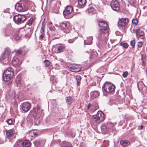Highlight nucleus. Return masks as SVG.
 Here are the masks:
<instances>
[{"mask_svg": "<svg viewBox=\"0 0 147 147\" xmlns=\"http://www.w3.org/2000/svg\"><path fill=\"white\" fill-rule=\"evenodd\" d=\"M128 23V20L127 18H122L119 20L118 22L119 26L125 27L127 26Z\"/></svg>", "mask_w": 147, "mask_h": 147, "instance_id": "11", "label": "nucleus"}, {"mask_svg": "<svg viewBox=\"0 0 147 147\" xmlns=\"http://www.w3.org/2000/svg\"><path fill=\"white\" fill-rule=\"evenodd\" d=\"M35 145L37 146V147H40V142L39 141H36L35 142Z\"/></svg>", "mask_w": 147, "mask_h": 147, "instance_id": "45", "label": "nucleus"}, {"mask_svg": "<svg viewBox=\"0 0 147 147\" xmlns=\"http://www.w3.org/2000/svg\"><path fill=\"white\" fill-rule=\"evenodd\" d=\"M10 52V49L9 48H7L5 49L4 53L3 55L9 57Z\"/></svg>", "mask_w": 147, "mask_h": 147, "instance_id": "28", "label": "nucleus"}, {"mask_svg": "<svg viewBox=\"0 0 147 147\" xmlns=\"http://www.w3.org/2000/svg\"><path fill=\"white\" fill-rule=\"evenodd\" d=\"M6 121L7 124L9 125H11L13 122L12 120L11 119H8Z\"/></svg>", "mask_w": 147, "mask_h": 147, "instance_id": "42", "label": "nucleus"}, {"mask_svg": "<svg viewBox=\"0 0 147 147\" xmlns=\"http://www.w3.org/2000/svg\"><path fill=\"white\" fill-rule=\"evenodd\" d=\"M136 36L138 38L142 36L144 34L143 31L141 30L140 29L136 30H135Z\"/></svg>", "mask_w": 147, "mask_h": 147, "instance_id": "21", "label": "nucleus"}, {"mask_svg": "<svg viewBox=\"0 0 147 147\" xmlns=\"http://www.w3.org/2000/svg\"><path fill=\"white\" fill-rule=\"evenodd\" d=\"M14 22L18 24H21L26 20V17L24 15L18 14L13 18Z\"/></svg>", "mask_w": 147, "mask_h": 147, "instance_id": "5", "label": "nucleus"}, {"mask_svg": "<svg viewBox=\"0 0 147 147\" xmlns=\"http://www.w3.org/2000/svg\"><path fill=\"white\" fill-rule=\"evenodd\" d=\"M44 63L45 67H48L50 65V62L48 60H46L44 61Z\"/></svg>", "mask_w": 147, "mask_h": 147, "instance_id": "36", "label": "nucleus"}, {"mask_svg": "<svg viewBox=\"0 0 147 147\" xmlns=\"http://www.w3.org/2000/svg\"><path fill=\"white\" fill-rule=\"evenodd\" d=\"M15 8L18 11H26L28 9V3L25 1L22 0L16 4Z\"/></svg>", "mask_w": 147, "mask_h": 147, "instance_id": "2", "label": "nucleus"}, {"mask_svg": "<svg viewBox=\"0 0 147 147\" xmlns=\"http://www.w3.org/2000/svg\"><path fill=\"white\" fill-rule=\"evenodd\" d=\"M45 24L44 22H42V24L41 27L40 31V32L41 34H45Z\"/></svg>", "mask_w": 147, "mask_h": 147, "instance_id": "26", "label": "nucleus"}, {"mask_svg": "<svg viewBox=\"0 0 147 147\" xmlns=\"http://www.w3.org/2000/svg\"><path fill=\"white\" fill-rule=\"evenodd\" d=\"M76 80L77 85L78 86H79L80 84L81 77L79 75L77 76L76 77Z\"/></svg>", "mask_w": 147, "mask_h": 147, "instance_id": "32", "label": "nucleus"}, {"mask_svg": "<svg viewBox=\"0 0 147 147\" xmlns=\"http://www.w3.org/2000/svg\"><path fill=\"white\" fill-rule=\"evenodd\" d=\"M142 43L141 42H139L137 45V46L138 48H141L142 46Z\"/></svg>", "mask_w": 147, "mask_h": 147, "instance_id": "44", "label": "nucleus"}, {"mask_svg": "<svg viewBox=\"0 0 147 147\" xmlns=\"http://www.w3.org/2000/svg\"><path fill=\"white\" fill-rule=\"evenodd\" d=\"M61 147H72V146L65 142H62L61 144Z\"/></svg>", "mask_w": 147, "mask_h": 147, "instance_id": "30", "label": "nucleus"}, {"mask_svg": "<svg viewBox=\"0 0 147 147\" xmlns=\"http://www.w3.org/2000/svg\"><path fill=\"white\" fill-rule=\"evenodd\" d=\"M94 11V8L93 7H90L87 9V11L88 13H91Z\"/></svg>", "mask_w": 147, "mask_h": 147, "instance_id": "41", "label": "nucleus"}, {"mask_svg": "<svg viewBox=\"0 0 147 147\" xmlns=\"http://www.w3.org/2000/svg\"><path fill=\"white\" fill-rule=\"evenodd\" d=\"M22 145L23 147H30L31 143L29 141L26 140L22 142Z\"/></svg>", "mask_w": 147, "mask_h": 147, "instance_id": "24", "label": "nucleus"}, {"mask_svg": "<svg viewBox=\"0 0 147 147\" xmlns=\"http://www.w3.org/2000/svg\"><path fill=\"white\" fill-rule=\"evenodd\" d=\"M142 65L143 66H145L146 65V59L145 57V55H143L141 57Z\"/></svg>", "mask_w": 147, "mask_h": 147, "instance_id": "27", "label": "nucleus"}, {"mask_svg": "<svg viewBox=\"0 0 147 147\" xmlns=\"http://www.w3.org/2000/svg\"><path fill=\"white\" fill-rule=\"evenodd\" d=\"M66 102L68 105L71 104L72 102V98L70 96H68L65 98Z\"/></svg>", "mask_w": 147, "mask_h": 147, "instance_id": "31", "label": "nucleus"}, {"mask_svg": "<svg viewBox=\"0 0 147 147\" xmlns=\"http://www.w3.org/2000/svg\"><path fill=\"white\" fill-rule=\"evenodd\" d=\"M115 86L114 85L110 82H105L102 86L103 92L113 94L115 92Z\"/></svg>", "mask_w": 147, "mask_h": 147, "instance_id": "1", "label": "nucleus"}, {"mask_svg": "<svg viewBox=\"0 0 147 147\" xmlns=\"http://www.w3.org/2000/svg\"><path fill=\"white\" fill-rule=\"evenodd\" d=\"M74 41V39H69L68 40V42L69 43H72Z\"/></svg>", "mask_w": 147, "mask_h": 147, "instance_id": "48", "label": "nucleus"}, {"mask_svg": "<svg viewBox=\"0 0 147 147\" xmlns=\"http://www.w3.org/2000/svg\"><path fill=\"white\" fill-rule=\"evenodd\" d=\"M93 120L96 123H98L103 121L105 119V115L102 112L99 111L97 113L92 116Z\"/></svg>", "mask_w": 147, "mask_h": 147, "instance_id": "4", "label": "nucleus"}, {"mask_svg": "<svg viewBox=\"0 0 147 147\" xmlns=\"http://www.w3.org/2000/svg\"><path fill=\"white\" fill-rule=\"evenodd\" d=\"M98 56V54L96 52H93V53H92V55H91V58H94L97 57Z\"/></svg>", "mask_w": 147, "mask_h": 147, "instance_id": "38", "label": "nucleus"}, {"mask_svg": "<svg viewBox=\"0 0 147 147\" xmlns=\"http://www.w3.org/2000/svg\"><path fill=\"white\" fill-rule=\"evenodd\" d=\"M34 19L33 18H30L27 22V24L29 26H31Z\"/></svg>", "mask_w": 147, "mask_h": 147, "instance_id": "35", "label": "nucleus"}, {"mask_svg": "<svg viewBox=\"0 0 147 147\" xmlns=\"http://www.w3.org/2000/svg\"><path fill=\"white\" fill-rule=\"evenodd\" d=\"M33 111L36 114L40 113L41 111L40 107L37 106L34 108L33 109Z\"/></svg>", "mask_w": 147, "mask_h": 147, "instance_id": "29", "label": "nucleus"}, {"mask_svg": "<svg viewBox=\"0 0 147 147\" xmlns=\"http://www.w3.org/2000/svg\"><path fill=\"white\" fill-rule=\"evenodd\" d=\"M69 24L67 22H61L59 23V27L61 30L68 29Z\"/></svg>", "mask_w": 147, "mask_h": 147, "instance_id": "13", "label": "nucleus"}, {"mask_svg": "<svg viewBox=\"0 0 147 147\" xmlns=\"http://www.w3.org/2000/svg\"><path fill=\"white\" fill-rule=\"evenodd\" d=\"M22 142L20 141H18L15 144L14 147H23Z\"/></svg>", "mask_w": 147, "mask_h": 147, "instance_id": "33", "label": "nucleus"}, {"mask_svg": "<svg viewBox=\"0 0 147 147\" xmlns=\"http://www.w3.org/2000/svg\"><path fill=\"white\" fill-rule=\"evenodd\" d=\"M120 144L123 147L127 146H129L130 143L127 140H121L120 142Z\"/></svg>", "mask_w": 147, "mask_h": 147, "instance_id": "23", "label": "nucleus"}, {"mask_svg": "<svg viewBox=\"0 0 147 147\" xmlns=\"http://www.w3.org/2000/svg\"><path fill=\"white\" fill-rule=\"evenodd\" d=\"M22 61L16 57H15L12 61L13 65L16 67L19 66L22 63Z\"/></svg>", "mask_w": 147, "mask_h": 147, "instance_id": "16", "label": "nucleus"}, {"mask_svg": "<svg viewBox=\"0 0 147 147\" xmlns=\"http://www.w3.org/2000/svg\"><path fill=\"white\" fill-rule=\"evenodd\" d=\"M130 45L132 46L133 48H134L135 45V40H133L130 42Z\"/></svg>", "mask_w": 147, "mask_h": 147, "instance_id": "40", "label": "nucleus"}, {"mask_svg": "<svg viewBox=\"0 0 147 147\" xmlns=\"http://www.w3.org/2000/svg\"><path fill=\"white\" fill-rule=\"evenodd\" d=\"M10 34H5V36H9V35H10Z\"/></svg>", "mask_w": 147, "mask_h": 147, "instance_id": "49", "label": "nucleus"}, {"mask_svg": "<svg viewBox=\"0 0 147 147\" xmlns=\"http://www.w3.org/2000/svg\"><path fill=\"white\" fill-rule=\"evenodd\" d=\"M128 72L127 71H124V72H123V74H122V76L124 78H125L128 75Z\"/></svg>", "mask_w": 147, "mask_h": 147, "instance_id": "43", "label": "nucleus"}, {"mask_svg": "<svg viewBox=\"0 0 147 147\" xmlns=\"http://www.w3.org/2000/svg\"><path fill=\"white\" fill-rule=\"evenodd\" d=\"M45 35V34H42L40 35L39 36V39H42L44 38V36Z\"/></svg>", "mask_w": 147, "mask_h": 147, "instance_id": "47", "label": "nucleus"}, {"mask_svg": "<svg viewBox=\"0 0 147 147\" xmlns=\"http://www.w3.org/2000/svg\"><path fill=\"white\" fill-rule=\"evenodd\" d=\"M120 44L121 45L125 48H127L128 46V45L127 43L121 42Z\"/></svg>", "mask_w": 147, "mask_h": 147, "instance_id": "39", "label": "nucleus"}, {"mask_svg": "<svg viewBox=\"0 0 147 147\" xmlns=\"http://www.w3.org/2000/svg\"><path fill=\"white\" fill-rule=\"evenodd\" d=\"M73 10V8L71 6L69 5L66 6L63 12L64 16H67L70 14Z\"/></svg>", "mask_w": 147, "mask_h": 147, "instance_id": "15", "label": "nucleus"}, {"mask_svg": "<svg viewBox=\"0 0 147 147\" xmlns=\"http://www.w3.org/2000/svg\"><path fill=\"white\" fill-rule=\"evenodd\" d=\"M109 31H107L106 32L105 30H99L98 33L97 37L99 40H104L108 36Z\"/></svg>", "mask_w": 147, "mask_h": 147, "instance_id": "6", "label": "nucleus"}, {"mask_svg": "<svg viewBox=\"0 0 147 147\" xmlns=\"http://www.w3.org/2000/svg\"><path fill=\"white\" fill-rule=\"evenodd\" d=\"M101 129L102 131L105 132L107 131V127L105 125H102L101 126Z\"/></svg>", "mask_w": 147, "mask_h": 147, "instance_id": "37", "label": "nucleus"}, {"mask_svg": "<svg viewBox=\"0 0 147 147\" xmlns=\"http://www.w3.org/2000/svg\"><path fill=\"white\" fill-rule=\"evenodd\" d=\"M96 106L94 107L93 105H92L90 104L89 103V104L87 107V108L88 109H90V110H92L93 109L92 111L94 112L97 109L98 107L97 106V104L96 103Z\"/></svg>", "mask_w": 147, "mask_h": 147, "instance_id": "22", "label": "nucleus"}, {"mask_svg": "<svg viewBox=\"0 0 147 147\" xmlns=\"http://www.w3.org/2000/svg\"><path fill=\"white\" fill-rule=\"evenodd\" d=\"M6 132L7 136L9 138L12 137L14 135L15 132L14 129H12L9 130H6Z\"/></svg>", "mask_w": 147, "mask_h": 147, "instance_id": "18", "label": "nucleus"}, {"mask_svg": "<svg viewBox=\"0 0 147 147\" xmlns=\"http://www.w3.org/2000/svg\"><path fill=\"white\" fill-rule=\"evenodd\" d=\"M111 6L113 10L116 11L118 10L120 7L119 3L116 0H112L111 1Z\"/></svg>", "mask_w": 147, "mask_h": 147, "instance_id": "9", "label": "nucleus"}, {"mask_svg": "<svg viewBox=\"0 0 147 147\" xmlns=\"http://www.w3.org/2000/svg\"><path fill=\"white\" fill-rule=\"evenodd\" d=\"M92 40L93 37L92 36L87 37L86 39L84 40V43L86 45H91L92 43Z\"/></svg>", "mask_w": 147, "mask_h": 147, "instance_id": "20", "label": "nucleus"}, {"mask_svg": "<svg viewBox=\"0 0 147 147\" xmlns=\"http://www.w3.org/2000/svg\"><path fill=\"white\" fill-rule=\"evenodd\" d=\"M14 51L17 55H22L24 56L27 52V50L25 47H23L18 50H15Z\"/></svg>", "mask_w": 147, "mask_h": 147, "instance_id": "12", "label": "nucleus"}, {"mask_svg": "<svg viewBox=\"0 0 147 147\" xmlns=\"http://www.w3.org/2000/svg\"><path fill=\"white\" fill-rule=\"evenodd\" d=\"M132 22L135 25H136L137 24V20L136 19H133L132 21Z\"/></svg>", "mask_w": 147, "mask_h": 147, "instance_id": "46", "label": "nucleus"}, {"mask_svg": "<svg viewBox=\"0 0 147 147\" xmlns=\"http://www.w3.org/2000/svg\"><path fill=\"white\" fill-rule=\"evenodd\" d=\"M69 68L71 71L75 72H78L81 69V66L80 65L76 64L69 65Z\"/></svg>", "mask_w": 147, "mask_h": 147, "instance_id": "8", "label": "nucleus"}, {"mask_svg": "<svg viewBox=\"0 0 147 147\" xmlns=\"http://www.w3.org/2000/svg\"><path fill=\"white\" fill-rule=\"evenodd\" d=\"M13 69L11 67L8 68L4 71L3 75V79L5 81H8L11 79L14 75Z\"/></svg>", "mask_w": 147, "mask_h": 147, "instance_id": "3", "label": "nucleus"}, {"mask_svg": "<svg viewBox=\"0 0 147 147\" xmlns=\"http://www.w3.org/2000/svg\"><path fill=\"white\" fill-rule=\"evenodd\" d=\"M0 60L3 64H6L9 63L10 59L9 57L2 55L1 57Z\"/></svg>", "mask_w": 147, "mask_h": 147, "instance_id": "17", "label": "nucleus"}, {"mask_svg": "<svg viewBox=\"0 0 147 147\" xmlns=\"http://www.w3.org/2000/svg\"><path fill=\"white\" fill-rule=\"evenodd\" d=\"M27 134L28 135V137L31 140L34 138L37 135L36 133L34 132L33 130H31L27 132Z\"/></svg>", "mask_w": 147, "mask_h": 147, "instance_id": "19", "label": "nucleus"}, {"mask_svg": "<svg viewBox=\"0 0 147 147\" xmlns=\"http://www.w3.org/2000/svg\"><path fill=\"white\" fill-rule=\"evenodd\" d=\"M86 0H78V3L80 5H83L86 3Z\"/></svg>", "mask_w": 147, "mask_h": 147, "instance_id": "34", "label": "nucleus"}, {"mask_svg": "<svg viewBox=\"0 0 147 147\" xmlns=\"http://www.w3.org/2000/svg\"><path fill=\"white\" fill-rule=\"evenodd\" d=\"M31 107L30 103L28 102H25L23 103L22 105V108L23 111L25 112L28 111Z\"/></svg>", "mask_w": 147, "mask_h": 147, "instance_id": "10", "label": "nucleus"}, {"mask_svg": "<svg viewBox=\"0 0 147 147\" xmlns=\"http://www.w3.org/2000/svg\"><path fill=\"white\" fill-rule=\"evenodd\" d=\"M35 116L34 115V117Z\"/></svg>", "mask_w": 147, "mask_h": 147, "instance_id": "50", "label": "nucleus"}, {"mask_svg": "<svg viewBox=\"0 0 147 147\" xmlns=\"http://www.w3.org/2000/svg\"><path fill=\"white\" fill-rule=\"evenodd\" d=\"M90 94L93 98H94L97 97L99 96V93L97 91H94L91 92Z\"/></svg>", "mask_w": 147, "mask_h": 147, "instance_id": "25", "label": "nucleus"}, {"mask_svg": "<svg viewBox=\"0 0 147 147\" xmlns=\"http://www.w3.org/2000/svg\"><path fill=\"white\" fill-rule=\"evenodd\" d=\"M66 46L65 45L60 44L57 45L56 46V52L57 53H61L65 50Z\"/></svg>", "mask_w": 147, "mask_h": 147, "instance_id": "14", "label": "nucleus"}, {"mask_svg": "<svg viewBox=\"0 0 147 147\" xmlns=\"http://www.w3.org/2000/svg\"><path fill=\"white\" fill-rule=\"evenodd\" d=\"M104 147H106V146H104Z\"/></svg>", "mask_w": 147, "mask_h": 147, "instance_id": "52", "label": "nucleus"}, {"mask_svg": "<svg viewBox=\"0 0 147 147\" xmlns=\"http://www.w3.org/2000/svg\"><path fill=\"white\" fill-rule=\"evenodd\" d=\"M98 25L100 27V30H105L106 32L109 31V27L108 24L105 21H101L98 22Z\"/></svg>", "mask_w": 147, "mask_h": 147, "instance_id": "7", "label": "nucleus"}, {"mask_svg": "<svg viewBox=\"0 0 147 147\" xmlns=\"http://www.w3.org/2000/svg\"><path fill=\"white\" fill-rule=\"evenodd\" d=\"M132 2L134 3V1H132Z\"/></svg>", "mask_w": 147, "mask_h": 147, "instance_id": "51", "label": "nucleus"}]
</instances>
